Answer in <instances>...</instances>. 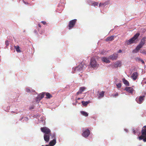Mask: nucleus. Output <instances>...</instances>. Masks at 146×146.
I'll return each instance as SVG.
<instances>
[{
    "mask_svg": "<svg viewBox=\"0 0 146 146\" xmlns=\"http://www.w3.org/2000/svg\"><path fill=\"white\" fill-rule=\"evenodd\" d=\"M40 130L41 131L45 133V134H51V133L50 129L46 127L40 128Z\"/></svg>",
    "mask_w": 146,
    "mask_h": 146,
    "instance_id": "20e7f679",
    "label": "nucleus"
},
{
    "mask_svg": "<svg viewBox=\"0 0 146 146\" xmlns=\"http://www.w3.org/2000/svg\"><path fill=\"white\" fill-rule=\"evenodd\" d=\"M14 48L18 52H21V50H20V47L19 46H15Z\"/></svg>",
    "mask_w": 146,
    "mask_h": 146,
    "instance_id": "5701e85b",
    "label": "nucleus"
},
{
    "mask_svg": "<svg viewBox=\"0 0 146 146\" xmlns=\"http://www.w3.org/2000/svg\"><path fill=\"white\" fill-rule=\"evenodd\" d=\"M77 22V19H74L70 21L68 25L69 29H72L75 25Z\"/></svg>",
    "mask_w": 146,
    "mask_h": 146,
    "instance_id": "39448f33",
    "label": "nucleus"
},
{
    "mask_svg": "<svg viewBox=\"0 0 146 146\" xmlns=\"http://www.w3.org/2000/svg\"><path fill=\"white\" fill-rule=\"evenodd\" d=\"M5 44L7 46H8L9 44V41L8 40H6L5 41Z\"/></svg>",
    "mask_w": 146,
    "mask_h": 146,
    "instance_id": "c756f323",
    "label": "nucleus"
},
{
    "mask_svg": "<svg viewBox=\"0 0 146 146\" xmlns=\"http://www.w3.org/2000/svg\"><path fill=\"white\" fill-rule=\"evenodd\" d=\"M41 146H45V145H41ZM45 146H49L48 145H46Z\"/></svg>",
    "mask_w": 146,
    "mask_h": 146,
    "instance_id": "a19ab883",
    "label": "nucleus"
},
{
    "mask_svg": "<svg viewBox=\"0 0 146 146\" xmlns=\"http://www.w3.org/2000/svg\"><path fill=\"white\" fill-rule=\"evenodd\" d=\"M24 3H25V1H24Z\"/></svg>",
    "mask_w": 146,
    "mask_h": 146,
    "instance_id": "de8ad7c7",
    "label": "nucleus"
},
{
    "mask_svg": "<svg viewBox=\"0 0 146 146\" xmlns=\"http://www.w3.org/2000/svg\"><path fill=\"white\" fill-rule=\"evenodd\" d=\"M86 66L84 62H82L79 65L75 68H73V73H75V72H81L85 68Z\"/></svg>",
    "mask_w": 146,
    "mask_h": 146,
    "instance_id": "f257e3e1",
    "label": "nucleus"
},
{
    "mask_svg": "<svg viewBox=\"0 0 146 146\" xmlns=\"http://www.w3.org/2000/svg\"><path fill=\"white\" fill-rule=\"evenodd\" d=\"M138 61H141L142 64H145V63L144 61L142 59H140V58H138Z\"/></svg>",
    "mask_w": 146,
    "mask_h": 146,
    "instance_id": "7c9ffc66",
    "label": "nucleus"
},
{
    "mask_svg": "<svg viewBox=\"0 0 146 146\" xmlns=\"http://www.w3.org/2000/svg\"><path fill=\"white\" fill-rule=\"evenodd\" d=\"M118 93H117V92H116L115 94H112L111 96H112V97H117V96H118Z\"/></svg>",
    "mask_w": 146,
    "mask_h": 146,
    "instance_id": "cd10ccee",
    "label": "nucleus"
},
{
    "mask_svg": "<svg viewBox=\"0 0 146 146\" xmlns=\"http://www.w3.org/2000/svg\"><path fill=\"white\" fill-rule=\"evenodd\" d=\"M141 53H145V51H141Z\"/></svg>",
    "mask_w": 146,
    "mask_h": 146,
    "instance_id": "58836bf2",
    "label": "nucleus"
},
{
    "mask_svg": "<svg viewBox=\"0 0 146 146\" xmlns=\"http://www.w3.org/2000/svg\"><path fill=\"white\" fill-rule=\"evenodd\" d=\"M140 34L139 33V32L137 33L132 38L128 40H127V44H131L132 43H134L135 40L136 39L138 38V37L140 35Z\"/></svg>",
    "mask_w": 146,
    "mask_h": 146,
    "instance_id": "f03ea898",
    "label": "nucleus"
},
{
    "mask_svg": "<svg viewBox=\"0 0 146 146\" xmlns=\"http://www.w3.org/2000/svg\"><path fill=\"white\" fill-rule=\"evenodd\" d=\"M26 91L27 92H31L32 93V92H35V90H31L29 88H26Z\"/></svg>",
    "mask_w": 146,
    "mask_h": 146,
    "instance_id": "a878e982",
    "label": "nucleus"
},
{
    "mask_svg": "<svg viewBox=\"0 0 146 146\" xmlns=\"http://www.w3.org/2000/svg\"><path fill=\"white\" fill-rule=\"evenodd\" d=\"M56 143V139H54L52 140L49 143V145L50 146H53Z\"/></svg>",
    "mask_w": 146,
    "mask_h": 146,
    "instance_id": "2eb2a0df",
    "label": "nucleus"
},
{
    "mask_svg": "<svg viewBox=\"0 0 146 146\" xmlns=\"http://www.w3.org/2000/svg\"><path fill=\"white\" fill-rule=\"evenodd\" d=\"M89 103H90V101H87L86 102L82 101V104L84 106H86Z\"/></svg>",
    "mask_w": 146,
    "mask_h": 146,
    "instance_id": "412c9836",
    "label": "nucleus"
},
{
    "mask_svg": "<svg viewBox=\"0 0 146 146\" xmlns=\"http://www.w3.org/2000/svg\"><path fill=\"white\" fill-rule=\"evenodd\" d=\"M139 76L138 73L137 72H134L131 76V78L134 80H137Z\"/></svg>",
    "mask_w": 146,
    "mask_h": 146,
    "instance_id": "9d476101",
    "label": "nucleus"
},
{
    "mask_svg": "<svg viewBox=\"0 0 146 146\" xmlns=\"http://www.w3.org/2000/svg\"><path fill=\"white\" fill-rule=\"evenodd\" d=\"M52 138H56V135L55 134H53L52 135H51Z\"/></svg>",
    "mask_w": 146,
    "mask_h": 146,
    "instance_id": "72a5a7b5",
    "label": "nucleus"
},
{
    "mask_svg": "<svg viewBox=\"0 0 146 146\" xmlns=\"http://www.w3.org/2000/svg\"><path fill=\"white\" fill-rule=\"evenodd\" d=\"M102 60L103 62H105V63H110V61L109 60L108 58H107L106 57H103L102 58Z\"/></svg>",
    "mask_w": 146,
    "mask_h": 146,
    "instance_id": "a211bd4d",
    "label": "nucleus"
},
{
    "mask_svg": "<svg viewBox=\"0 0 146 146\" xmlns=\"http://www.w3.org/2000/svg\"><path fill=\"white\" fill-rule=\"evenodd\" d=\"M116 86L118 88H121V83H118L116 84Z\"/></svg>",
    "mask_w": 146,
    "mask_h": 146,
    "instance_id": "c85d7f7f",
    "label": "nucleus"
},
{
    "mask_svg": "<svg viewBox=\"0 0 146 146\" xmlns=\"http://www.w3.org/2000/svg\"><path fill=\"white\" fill-rule=\"evenodd\" d=\"M51 135V134H46L44 135V139L45 141L49 142L50 139V136Z\"/></svg>",
    "mask_w": 146,
    "mask_h": 146,
    "instance_id": "9b49d317",
    "label": "nucleus"
},
{
    "mask_svg": "<svg viewBox=\"0 0 146 146\" xmlns=\"http://www.w3.org/2000/svg\"><path fill=\"white\" fill-rule=\"evenodd\" d=\"M90 64L91 66L93 68H96L98 66L96 60L93 58H92L91 59Z\"/></svg>",
    "mask_w": 146,
    "mask_h": 146,
    "instance_id": "423d86ee",
    "label": "nucleus"
},
{
    "mask_svg": "<svg viewBox=\"0 0 146 146\" xmlns=\"http://www.w3.org/2000/svg\"><path fill=\"white\" fill-rule=\"evenodd\" d=\"M114 66L115 68H118V67H121V63L120 61H117L114 64Z\"/></svg>",
    "mask_w": 146,
    "mask_h": 146,
    "instance_id": "ddd939ff",
    "label": "nucleus"
},
{
    "mask_svg": "<svg viewBox=\"0 0 146 146\" xmlns=\"http://www.w3.org/2000/svg\"><path fill=\"white\" fill-rule=\"evenodd\" d=\"M35 31V32H36V31Z\"/></svg>",
    "mask_w": 146,
    "mask_h": 146,
    "instance_id": "49530a36",
    "label": "nucleus"
},
{
    "mask_svg": "<svg viewBox=\"0 0 146 146\" xmlns=\"http://www.w3.org/2000/svg\"><path fill=\"white\" fill-rule=\"evenodd\" d=\"M123 82L126 86H129V83L128 81L127 80H126L125 78H123L122 79Z\"/></svg>",
    "mask_w": 146,
    "mask_h": 146,
    "instance_id": "aec40b11",
    "label": "nucleus"
},
{
    "mask_svg": "<svg viewBox=\"0 0 146 146\" xmlns=\"http://www.w3.org/2000/svg\"><path fill=\"white\" fill-rule=\"evenodd\" d=\"M145 96L143 95L142 96H140L139 98H137L136 99V100L137 103L139 104H142L143 101L144 100Z\"/></svg>",
    "mask_w": 146,
    "mask_h": 146,
    "instance_id": "0eeeda50",
    "label": "nucleus"
},
{
    "mask_svg": "<svg viewBox=\"0 0 146 146\" xmlns=\"http://www.w3.org/2000/svg\"><path fill=\"white\" fill-rule=\"evenodd\" d=\"M80 98H78V100H79V99H80Z\"/></svg>",
    "mask_w": 146,
    "mask_h": 146,
    "instance_id": "37998d69",
    "label": "nucleus"
},
{
    "mask_svg": "<svg viewBox=\"0 0 146 146\" xmlns=\"http://www.w3.org/2000/svg\"><path fill=\"white\" fill-rule=\"evenodd\" d=\"M90 133V131L89 129H87L83 132L82 135L84 137H87L88 136Z\"/></svg>",
    "mask_w": 146,
    "mask_h": 146,
    "instance_id": "1a4fd4ad",
    "label": "nucleus"
},
{
    "mask_svg": "<svg viewBox=\"0 0 146 146\" xmlns=\"http://www.w3.org/2000/svg\"><path fill=\"white\" fill-rule=\"evenodd\" d=\"M114 39V36H110L108 37L106 39V41L107 42L113 40Z\"/></svg>",
    "mask_w": 146,
    "mask_h": 146,
    "instance_id": "6ab92c4d",
    "label": "nucleus"
},
{
    "mask_svg": "<svg viewBox=\"0 0 146 146\" xmlns=\"http://www.w3.org/2000/svg\"><path fill=\"white\" fill-rule=\"evenodd\" d=\"M86 88H85V87H80V90L81 94L83 92H84V91L86 90Z\"/></svg>",
    "mask_w": 146,
    "mask_h": 146,
    "instance_id": "bb28decb",
    "label": "nucleus"
},
{
    "mask_svg": "<svg viewBox=\"0 0 146 146\" xmlns=\"http://www.w3.org/2000/svg\"><path fill=\"white\" fill-rule=\"evenodd\" d=\"M133 132L134 133V134H135V133H136V131H135V130H134L133 131Z\"/></svg>",
    "mask_w": 146,
    "mask_h": 146,
    "instance_id": "e433bc0d",
    "label": "nucleus"
},
{
    "mask_svg": "<svg viewBox=\"0 0 146 146\" xmlns=\"http://www.w3.org/2000/svg\"><path fill=\"white\" fill-rule=\"evenodd\" d=\"M117 57L118 55L117 54H112V55L110 56L111 59L113 60H115V59H117Z\"/></svg>",
    "mask_w": 146,
    "mask_h": 146,
    "instance_id": "dca6fc26",
    "label": "nucleus"
},
{
    "mask_svg": "<svg viewBox=\"0 0 146 146\" xmlns=\"http://www.w3.org/2000/svg\"><path fill=\"white\" fill-rule=\"evenodd\" d=\"M81 94V92L80 91V88L79 91L78 92H77L76 95H78L80 94Z\"/></svg>",
    "mask_w": 146,
    "mask_h": 146,
    "instance_id": "2f4dec72",
    "label": "nucleus"
},
{
    "mask_svg": "<svg viewBox=\"0 0 146 146\" xmlns=\"http://www.w3.org/2000/svg\"><path fill=\"white\" fill-rule=\"evenodd\" d=\"M146 126H145L143 127L141 130L142 135L138 137L139 140L143 139L144 142H146V128H144Z\"/></svg>",
    "mask_w": 146,
    "mask_h": 146,
    "instance_id": "7ed1b4c3",
    "label": "nucleus"
},
{
    "mask_svg": "<svg viewBox=\"0 0 146 146\" xmlns=\"http://www.w3.org/2000/svg\"><path fill=\"white\" fill-rule=\"evenodd\" d=\"M101 53H102H102H103L102 51H101Z\"/></svg>",
    "mask_w": 146,
    "mask_h": 146,
    "instance_id": "c03bdc74",
    "label": "nucleus"
},
{
    "mask_svg": "<svg viewBox=\"0 0 146 146\" xmlns=\"http://www.w3.org/2000/svg\"><path fill=\"white\" fill-rule=\"evenodd\" d=\"M145 38H144L141 39L140 42L139 43L141 48L142 47L143 45L145 44Z\"/></svg>",
    "mask_w": 146,
    "mask_h": 146,
    "instance_id": "f3484780",
    "label": "nucleus"
},
{
    "mask_svg": "<svg viewBox=\"0 0 146 146\" xmlns=\"http://www.w3.org/2000/svg\"><path fill=\"white\" fill-rule=\"evenodd\" d=\"M12 112L13 113H14V111H12Z\"/></svg>",
    "mask_w": 146,
    "mask_h": 146,
    "instance_id": "a18cd8bd",
    "label": "nucleus"
},
{
    "mask_svg": "<svg viewBox=\"0 0 146 146\" xmlns=\"http://www.w3.org/2000/svg\"><path fill=\"white\" fill-rule=\"evenodd\" d=\"M125 90L131 94L133 93V88L131 87H127L125 88Z\"/></svg>",
    "mask_w": 146,
    "mask_h": 146,
    "instance_id": "f8f14e48",
    "label": "nucleus"
},
{
    "mask_svg": "<svg viewBox=\"0 0 146 146\" xmlns=\"http://www.w3.org/2000/svg\"><path fill=\"white\" fill-rule=\"evenodd\" d=\"M103 5V3H100V5H99V6H101L102 5Z\"/></svg>",
    "mask_w": 146,
    "mask_h": 146,
    "instance_id": "4c0bfd02",
    "label": "nucleus"
},
{
    "mask_svg": "<svg viewBox=\"0 0 146 146\" xmlns=\"http://www.w3.org/2000/svg\"><path fill=\"white\" fill-rule=\"evenodd\" d=\"M140 48H141L140 45V43H139V44L137 46L136 48L133 50V53L137 52L139 50Z\"/></svg>",
    "mask_w": 146,
    "mask_h": 146,
    "instance_id": "4468645a",
    "label": "nucleus"
},
{
    "mask_svg": "<svg viewBox=\"0 0 146 146\" xmlns=\"http://www.w3.org/2000/svg\"><path fill=\"white\" fill-rule=\"evenodd\" d=\"M44 95L45 93H44V92L40 94L36 97V101H40L41 99H42V98L44 97Z\"/></svg>",
    "mask_w": 146,
    "mask_h": 146,
    "instance_id": "6e6552de",
    "label": "nucleus"
},
{
    "mask_svg": "<svg viewBox=\"0 0 146 146\" xmlns=\"http://www.w3.org/2000/svg\"><path fill=\"white\" fill-rule=\"evenodd\" d=\"M23 118V117H22V118H21V119H20V120H22V119Z\"/></svg>",
    "mask_w": 146,
    "mask_h": 146,
    "instance_id": "79ce46f5",
    "label": "nucleus"
},
{
    "mask_svg": "<svg viewBox=\"0 0 146 146\" xmlns=\"http://www.w3.org/2000/svg\"><path fill=\"white\" fill-rule=\"evenodd\" d=\"M38 26L39 27H41V25L40 24H38Z\"/></svg>",
    "mask_w": 146,
    "mask_h": 146,
    "instance_id": "ea45409f",
    "label": "nucleus"
},
{
    "mask_svg": "<svg viewBox=\"0 0 146 146\" xmlns=\"http://www.w3.org/2000/svg\"><path fill=\"white\" fill-rule=\"evenodd\" d=\"M41 23H42L44 25L46 24V23L45 21H41Z\"/></svg>",
    "mask_w": 146,
    "mask_h": 146,
    "instance_id": "f704fd0d",
    "label": "nucleus"
},
{
    "mask_svg": "<svg viewBox=\"0 0 146 146\" xmlns=\"http://www.w3.org/2000/svg\"><path fill=\"white\" fill-rule=\"evenodd\" d=\"M80 113L82 115L84 116H86V117H87V116H88V113L84 111H81Z\"/></svg>",
    "mask_w": 146,
    "mask_h": 146,
    "instance_id": "393cba45",
    "label": "nucleus"
},
{
    "mask_svg": "<svg viewBox=\"0 0 146 146\" xmlns=\"http://www.w3.org/2000/svg\"><path fill=\"white\" fill-rule=\"evenodd\" d=\"M93 4L95 6H98V3L97 2H94L93 3Z\"/></svg>",
    "mask_w": 146,
    "mask_h": 146,
    "instance_id": "473e14b6",
    "label": "nucleus"
},
{
    "mask_svg": "<svg viewBox=\"0 0 146 146\" xmlns=\"http://www.w3.org/2000/svg\"><path fill=\"white\" fill-rule=\"evenodd\" d=\"M105 93L104 91H102L99 94V95L98 96V98H102V97L104 96V93Z\"/></svg>",
    "mask_w": 146,
    "mask_h": 146,
    "instance_id": "4be33fe9",
    "label": "nucleus"
},
{
    "mask_svg": "<svg viewBox=\"0 0 146 146\" xmlns=\"http://www.w3.org/2000/svg\"><path fill=\"white\" fill-rule=\"evenodd\" d=\"M46 98H50L52 97L51 94H50L49 92H46Z\"/></svg>",
    "mask_w": 146,
    "mask_h": 146,
    "instance_id": "b1692460",
    "label": "nucleus"
},
{
    "mask_svg": "<svg viewBox=\"0 0 146 146\" xmlns=\"http://www.w3.org/2000/svg\"><path fill=\"white\" fill-rule=\"evenodd\" d=\"M117 52L118 53H121L122 52V50H119Z\"/></svg>",
    "mask_w": 146,
    "mask_h": 146,
    "instance_id": "c9c22d12",
    "label": "nucleus"
}]
</instances>
